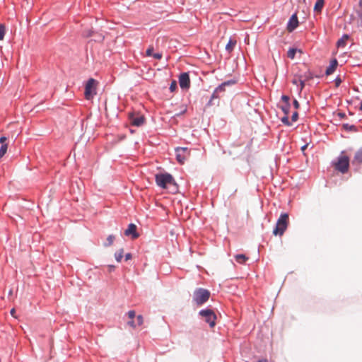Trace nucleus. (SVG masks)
Here are the masks:
<instances>
[{
  "label": "nucleus",
  "instance_id": "nucleus-28",
  "mask_svg": "<svg viewBox=\"0 0 362 362\" xmlns=\"http://www.w3.org/2000/svg\"><path fill=\"white\" fill-rule=\"evenodd\" d=\"M176 88H177V82H176V81H173L170 86V90L171 92H173L176 90Z\"/></svg>",
  "mask_w": 362,
  "mask_h": 362
},
{
  "label": "nucleus",
  "instance_id": "nucleus-3",
  "mask_svg": "<svg viewBox=\"0 0 362 362\" xmlns=\"http://www.w3.org/2000/svg\"><path fill=\"white\" fill-rule=\"evenodd\" d=\"M209 297L210 292L202 288L196 289L193 293V300L197 305H201L206 303Z\"/></svg>",
  "mask_w": 362,
  "mask_h": 362
},
{
  "label": "nucleus",
  "instance_id": "nucleus-33",
  "mask_svg": "<svg viewBox=\"0 0 362 362\" xmlns=\"http://www.w3.org/2000/svg\"><path fill=\"white\" fill-rule=\"evenodd\" d=\"M281 100H282L285 104H286V103H289L290 98H289L288 95H282V96H281Z\"/></svg>",
  "mask_w": 362,
  "mask_h": 362
},
{
  "label": "nucleus",
  "instance_id": "nucleus-24",
  "mask_svg": "<svg viewBox=\"0 0 362 362\" xmlns=\"http://www.w3.org/2000/svg\"><path fill=\"white\" fill-rule=\"evenodd\" d=\"M6 33L4 25L0 24V40H3Z\"/></svg>",
  "mask_w": 362,
  "mask_h": 362
},
{
  "label": "nucleus",
  "instance_id": "nucleus-10",
  "mask_svg": "<svg viewBox=\"0 0 362 362\" xmlns=\"http://www.w3.org/2000/svg\"><path fill=\"white\" fill-rule=\"evenodd\" d=\"M130 122L132 125L140 127L144 124L145 118L143 115L135 116L134 114L129 115Z\"/></svg>",
  "mask_w": 362,
  "mask_h": 362
},
{
  "label": "nucleus",
  "instance_id": "nucleus-30",
  "mask_svg": "<svg viewBox=\"0 0 362 362\" xmlns=\"http://www.w3.org/2000/svg\"><path fill=\"white\" fill-rule=\"evenodd\" d=\"M127 315L130 320H133L136 316V313L134 310H129Z\"/></svg>",
  "mask_w": 362,
  "mask_h": 362
},
{
  "label": "nucleus",
  "instance_id": "nucleus-43",
  "mask_svg": "<svg viewBox=\"0 0 362 362\" xmlns=\"http://www.w3.org/2000/svg\"><path fill=\"white\" fill-rule=\"evenodd\" d=\"M108 267H109L110 272H111L112 271H113L115 269V266H113V265H109Z\"/></svg>",
  "mask_w": 362,
  "mask_h": 362
},
{
  "label": "nucleus",
  "instance_id": "nucleus-34",
  "mask_svg": "<svg viewBox=\"0 0 362 362\" xmlns=\"http://www.w3.org/2000/svg\"><path fill=\"white\" fill-rule=\"evenodd\" d=\"M298 119V112H294L292 115L291 119L292 122H296Z\"/></svg>",
  "mask_w": 362,
  "mask_h": 362
},
{
  "label": "nucleus",
  "instance_id": "nucleus-4",
  "mask_svg": "<svg viewBox=\"0 0 362 362\" xmlns=\"http://www.w3.org/2000/svg\"><path fill=\"white\" fill-rule=\"evenodd\" d=\"M98 82L94 78H90L86 83L85 87V98L86 100L92 99L94 95H96V88H97Z\"/></svg>",
  "mask_w": 362,
  "mask_h": 362
},
{
  "label": "nucleus",
  "instance_id": "nucleus-23",
  "mask_svg": "<svg viewBox=\"0 0 362 362\" xmlns=\"http://www.w3.org/2000/svg\"><path fill=\"white\" fill-rule=\"evenodd\" d=\"M115 237L113 235H110L107 238V243H105V246H110L113 244Z\"/></svg>",
  "mask_w": 362,
  "mask_h": 362
},
{
  "label": "nucleus",
  "instance_id": "nucleus-37",
  "mask_svg": "<svg viewBox=\"0 0 362 362\" xmlns=\"http://www.w3.org/2000/svg\"><path fill=\"white\" fill-rule=\"evenodd\" d=\"M335 81V85H336V86H337V87L339 86V85H340V84H341V78H339V77H338V78H337L335 79V81Z\"/></svg>",
  "mask_w": 362,
  "mask_h": 362
},
{
  "label": "nucleus",
  "instance_id": "nucleus-17",
  "mask_svg": "<svg viewBox=\"0 0 362 362\" xmlns=\"http://www.w3.org/2000/svg\"><path fill=\"white\" fill-rule=\"evenodd\" d=\"M349 35H344L341 38H340L338 41H337V46L339 47H345V45H346V41L348 40L349 39Z\"/></svg>",
  "mask_w": 362,
  "mask_h": 362
},
{
  "label": "nucleus",
  "instance_id": "nucleus-13",
  "mask_svg": "<svg viewBox=\"0 0 362 362\" xmlns=\"http://www.w3.org/2000/svg\"><path fill=\"white\" fill-rule=\"evenodd\" d=\"M233 83H234L233 81H228L224 82L222 84H221L218 87H217L216 88L214 93L212 95V98H215V94L216 93H217L218 92L224 91L226 86L231 85V84H233Z\"/></svg>",
  "mask_w": 362,
  "mask_h": 362
},
{
  "label": "nucleus",
  "instance_id": "nucleus-16",
  "mask_svg": "<svg viewBox=\"0 0 362 362\" xmlns=\"http://www.w3.org/2000/svg\"><path fill=\"white\" fill-rule=\"evenodd\" d=\"M305 78H303V77L302 76H300L298 77V81H299V86H300V88H299V90L301 91L304 86H305V81L307 80V79H309V78H311L312 76H310V74H309V76H304Z\"/></svg>",
  "mask_w": 362,
  "mask_h": 362
},
{
  "label": "nucleus",
  "instance_id": "nucleus-19",
  "mask_svg": "<svg viewBox=\"0 0 362 362\" xmlns=\"http://www.w3.org/2000/svg\"><path fill=\"white\" fill-rule=\"evenodd\" d=\"M352 163L353 164L355 163H362V150H359L356 152Z\"/></svg>",
  "mask_w": 362,
  "mask_h": 362
},
{
  "label": "nucleus",
  "instance_id": "nucleus-36",
  "mask_svg": "<svg viewBox=\"0 0 362 362\" xmlns=\"http://www.w3.org/2000/svg\"><path fill=\"white\" fill-rule=\"evenodd\" d=\"M127 324L132 328H135L136 327V325L135 324V322L133 320H131L130 321H129Z\"/></svg>",
  "mask_w": 362,
  "mask_h": 362
},
{
  "label": "nucleus",
  "instance_id": "nucleus-2",
  "mask_svg": "<svg viewBox=\"0 0 362 362\" xmlns=\"http://www.w3.org/2000/svg\"><path fill=\"white\" fill-rule=\"evenodd\" d=\"M156 182L163 189L168 188L170 185H176L173 176L168 173L156 175Z\"/></svg>",
  "mask_w": 362,
  "mask_h": 362
},
{
  "label": "nucleus",
  "instance_id": "nucleus-40",
  "mask_svg": "<svg viewBox=\"0 0 362 362\" xmlns=\"http://www.w3.org/2000/svg\"><path fill=\"white\" fill-rule=\"evenodd\" d=\"M292 83H293V84H294V85L298 86V84H299L298 78H294L292 80Z\"/></svg>",
  "mask_w": 362,
  "mask_h": 362
},
{
  "label": "nucleus",
  "instance_id": "nucleus-9",
  "mask_svg": "<svg viewBox=\"0 0 362 362\" xmlns=\"http://www.w3.org/2000/svg\"><path fill=\"white\" fill-rule=\"evenodd\" d=\"M298 26V20L296 13H294L290 18L287 24V30L291 33L293 32Z\"/></svg>",
  "mask_w": 362,
  "mask_h": 362
},
{
  "label": "nucleus",
  "instance_id": "nucleus-47",
  "mask_svg": "<svg viewBox=\"0 0 362 362\" xmlns=\"http://www.w3.org/2000/svg\"><path fill=\"white\" fill-rule=\"evenodd\" d=\"M12 294H13V290H12V289H11V290L9 291V292H8V295H9V296H12Z\"/></svg>",
  "mask_w": 362,
  "mask_h": 362
},
{
  "label": "nucleus",
  "instance_id": "nucleus-42",
  "mask_svg": "<svg viewBox=\"0 0 362 362\" xmlns=\"http://www.w3.org/2000/svg\"><path fill=\"white\" fill-rule=\"evenodd\" d=\"M132 259V255L130 253H127L125 255V260L127 261L129 259Z\"/></svg>",
  "mask_w": 362,
  "mask_h": 362
},
{
  "label": "nucleus",
  "instance_id": "nucleus-7",
  "mask_svg": "<svg viewBox=\"0 0 362 362\" xmlns=\"http://www.w3.org/2000/svg\"><path fill=\"white\" fill-rule=\"evenodd\" d=\"M176 158L178 163L184 164L186 160L190 156V151L185 147H177L175 149Z\"/></svg>",
  "mask_w": 362,
  "mask_h": 362
},
{
  "label": "nucleus",
  "instance_id": "nucleus-27",
  "mask_svg": "<svg viewBox=\"0 0 362 362\" xmlns=\"http://www.w3.org/2000/svg\"><path fill=\"white\" fill-rule=\"evenodd\" d=\"M136 322H137V325L138 326H141L143 325L144 323V318H143V316L139 315L136 317Z\"/></svg>",
  "mask_w": 362,
  "mask_h": 362
},
{
  "label": "nucleus",
  "instance_id": "nucleus-25",
  "mask_svg": "<svg viewBox=\"0 0 362 362\" xmlns=\"http://www.w3.org/2000/svg\"><path fill=\"white\" fill-rule=\"evenodd\" d=\"M296 53V49L292 48V49H288V51L287 52V56L288 58L293 59L295 57Z\"/></svg>",
  "mask_w": 362,
  "mask_h": 362
},
{
  "label": "nucleus",
  "instance_id": "nucleus-1",
  "mask_svg": "<svg viewBox=\"0 0 362 362\" xmlns=\"http://www.w3.org/2000/svg\"><path fill=\"white\" fill-rule=\"evenodd\" d=\"M288 223L289 218L288 214H281L279 219L277 220L275 228L273 230V234L274 235H283V234L287 229Z\"/></svg>",
  "mask_w": 362,
  "mask_h": 362
},
{
  "label": "nucleus",
  "instance_id": "nucleus-38",
  "mask_svg": "<svg viewBox=\"0 0 362 362\" xmlns=\"http://www.w3.org/2000/svg\"><path fill=\"white\" fill-rule=\"evenodd\" d=\"M293 106H294V107H295L296 109H298V108H299V107H300V104H299V103L298 102V100H293Z\"/></svg>",
  "mask_w": 362,
  "mask_h": 362
},
{
  "label": "nucleus",
  "instance_id": "nucleus-46",
  "mask_svg": "<svg viewBox=\"0 0 362 362\" xmlns=\"http://www.w3.org/2000/svg\"><path fill=\"white\" fill-rule=\"evenodd\" d=\"M258 362H268L267 359L259 360Z\"/></svg>",
  "mask_w": 362,
  "mask_h": 362
},
{
  "label": "nucleus",
  "instance_id": "nucleus-48",
  "mask_svg": "<svg viewBox=\"0 0 362 362\" xmlns=\"http://www.w3.org/2000/svg\"><path fill=\"white\" fill-rule=\"evenodd\" d=\"M360 109H361V110H362V101H361V103Z\"/></svg>",
  "mask_w": 362,
  "mask_h": 362
},
{
  "label": "nucleus",
  "instance_id": "nucleus-45",
  "mask_svg": "<svg viewBox=\"0 0 362 362\" xmlns=\"http://www.w3.org/2000/svg\"><path fill=\"white\" fill-rule=\"evenodd\" d=\"M338 115H339L341 118H344V117H345V114H344V113H341V112H339V113L338 114Z\"/></svg>",
  "mask_w": 362,
  "mask_h": 362
},
{
  "label": "nucleus",
  "instance_id": "nucleus-21",
  "mask_svg": "<svg viewBox=\"0 0 362 362\" xmlns=\"http://www.w3.org/2000/svg\"><path fill=\"white\" fill-rule=\"evenodd\" d=\"M8 148V144H1V146L0 148V158H2L6 153Z\"/></svg>",
  "mask_w": 362,
  "mask_h": 362
},
{
  "label": "nucleus",
  "instance_id": "nucleus-44",
  "mask_svg": "<svg viewBox=\"0 0 362 362\" xmlns=\"http://www.w3.org/2000/svg\"><path fill=\"white\" fill-rule=\"evenodd\" d=\"M308 147V144H305L301 147V150L304 151Z\"/></svg>",
  "mask_w": 362,
  "mask_h": 362
},
{
  "label": "nucleus",
  "instance_id": "nucleus-15",
  "mask_svg": "<svg viewBox=\"0 0 362 362\" xmlns=\"http://www.w3.org/2000/svg\"><path fill=\"white\" fill-rule=\"evenodd\" d=\"M325 4V0H317L314 6V11L320 13Z\"/></svg>",
  "mask_w": 362,
  "mask_h": 362
},
{
  "label": "nucleus",
  "instance_id": "nucleus-8",
  "mask_svg": "<svg viewBox=\"0 0 362 362\" xmlns=\"http://www.w3.org/2000/svg\"><path fill=\"white\" fill-rule=\"evenodd\" d=\"M180 86L182 89H188L190 86V79L188 73H182L179 76Z\"/></svg>",
  "mask_w": 362,
  "mask_h": 362
},
{
  "label": "nucleus",
  "instance_id": "nucleus-32",
  "mask_svg": "<svg viewBox=\"0 0 362 362\" xmlns=\"http://www.w3.org/2000/svg\"><path fill=\"white\" fill-rule=\"evenodd\" d=\"M153 47H150L147 49L146 50V56L148 57H151V56H153Z\"/></svg>",
  "mask_w": 362,
  "mask_h": 362
},
{
  "label": "nucleus",
  "instance_id": "nucleus-39",
  "mask_svg": "<svg viewBox=\"0 0 362 362\" xmlns=\"http://www.w3.org/2000/svg\"><path fill=\"white\" fill-rule=\"evenodd\" d=\"M6 140H7V137H6V136H1V137L0 138V143H1V144H6L5 142L6 141Z\"/></svg>",
  "mask_w": 362,
  "mask_h": 362
},
{
  "label": "nucleus",
  "instance_id": "nucleus-18",
  "mask_svg": "<svg viewBox=\"0 0 362 362\" xmlns=\"http://www.w3.org/2000/svg\"><path fill=\"white\" fill-rule=\"evenodd\" d=\"M235 259L240 264H245V262L248 259V257L243 254H239L235 255Z\"/></svg>",
  "mask_w": 362,
  "mask_h": 362
},
{
  "label": "nucleus",
  "instance_id": "nucleus-31",
  "mask_svg": "<svg viewBox=\"0 0 362 362\" xmlns=\"http://www.w3.org/2000/svg\"><path fill=\"white\" fill-rule=\"evenodd\" d=\"M344 129L346 130H354L355 129V127L354 125H349V124H343Z\"/></svg>",
  "mask_w": 362,
  "mask_h": 362
},
{
  "label": "nucleus",
  "instance_id": "nucleus-12",
  "mask_svg": "<svg viewBox=\"0 0 362 362\" xmlns=\"http://www.w3.org/2000/svg\"><path fill=\"white\" fill-rule=\"evenodd\" d=\"M338 62L337 59H333L331 61L329 66L327 68L325 74L326 75L332 74L336 69L337 66Z\"/></svg>",
  "mask_w": 362,
  "mask_h": 362
},
{
  "label": "nucleus",
  "instance_id": "nucleus-35",
  "mask_svg": "<svg viewBox=\"0 0 362 362\" xmlns=\"http://www.w3.org/2000/svg\"><path fill=\"white\" fill-rule=\"evenodd\" d=\"M153 57L156 59H160L162 58V54L161 53H156L153 54Z\"/></svg>",
  "mask_w": 362,
  "mask_h": 362
},
{
  "label": "nucleus",
  "instance_id": "nucleus-41",
  "mask_svg": "<svg viewBox=\"0 0 362 362\" xmlns=\"http://www.w3.org/2000/svg\"><path fill=\"white\" fill-rule=\"evenodd\" d=\"M10 313H11V315L13 317L17 318V317H16V315H15V313H16V310H15V309H14V308H12V309L11 310V312H10Z\"/></svg>",
  "mask_w": 362,
  "mask_h": 362
},
{
  "label": "nucleus",
  "instance_id": "nucleus-5",
  "mask_svg": "<svg viewBox=\"0 0 362 362\" xmlns=\"http://www.w3.org/2000/svg\"><path fill=\"white\" fill-rule=\"evenodd\" d=\"M334 168L337 170L346 173L349 168V158L347 156L341 155L334 163Z\"/></svg>",
  "mask_w": 362,
  "mask_h": 362
},
{
  "label": "nucleus",
  "instance_id": "nucleus-20",
  "mask_svg": "<svg viewBox=\"0 0 362 362\" xmlns=\"http://www.w3.org/2000/svg\"><path fill=\"white\" fill-rule=\"evenodd\" d=\"M123 253H124L123 249H120L119 251L115 252V257L118 262H121V260L123 257Z\"/></svg>",
  "mask_w": 362,
  "mask_h": 362
},
{
  "label": "nucleus",
  "instance_id": "nucleus-29",
  "mask_svg": "<svg viewBox=\"0 0 362 362\" xmlns=\"http://www.w3.org/2000/svg\"><path fill=\"white\" fill-rule=\"evenodd\" d=\"M93 32L92 31V30H88L84 31L83 35L86 37H89L93 35Z\"/></svg>",
  "mask_w": 362,
  "mask_h": 362
},
{
  "label": "nucleus",
  "instance_id": "nucleus-22",
  "mask_svg": "<svg viewBox=\"0 0 362 362\" xmlns=\"http://www.w3.org/2000/svg\"><path fill=\"white\" fill-rule=\"evenodd\" d=\"M291 105L290 103H286L281 107V110L286 115H288L290 110Z\"/></svg>",
  "mask_w": 362,
  "mask_h": 362
},
{
  "label": "nucleus",
  "instance_id": "nucleus-26",
  "mask_svg": "<svg viewBox=\"0 0 362 362\" xmlns=\"http://www.w3.org/2000/svg\"><path fill=\"white\" fill-rule=\"evenodd\" d=\"M281 122L286 126L291 125V123L289 122L288 117L286 115L281 118Z\"/></svg>",
  "mask_w": 362,
  "mask_h": 362
},
{
  "label": "nucleus",
  "instance_id": "nucleus-6",
  "mask_svg": "<svg viewBox=\"0 0 362 362\" xmlns=\"http://www.w3.org/2000/svg\"><path fill=\"white\" fill-rule=\"evenodd\" d=\"M199 315L204 319L205 322L209 323L211 327H214L216 325V315L210 309L202 310Z\"/></svg>",
  "mask_w": 362,
  "mask_h": 362
},
{
  "label": "nucleus",
  "instance_id": "nucleus-11",
  "mask_svg": "<svg viewBox=\"0 0 362 362\" xmlns=\"http://www.w3.org/2000/svg\"><path fill=\"white\" fill-rule=\"evenodd\" d=\"M124 235L126 236L132 235V239L137 238L139 236V235L136 232V226L134 223H130L128 226L127 229L125 230Z\"/></svg>",
  "mask_w": 362,
  "mask_h": 362
},
{
  "label": "nucleus",
  "instance_id": "nucleus-14",
  "mask_svg": "<svg viewBox=\"0 0 362 362\" xmlns=\"http://www.w3.org/2000/svg\"><path fill=\"white\" fill-rule=\"evenodd\" d=\"M236 43H237V41L234 38H230L228 41V42L227 43V45H226V50L228 52V53H230L235 46L236 45Z\"/></svg>",
  "mask_w": 362,
  "mask_h": 362
}]
</instances>
